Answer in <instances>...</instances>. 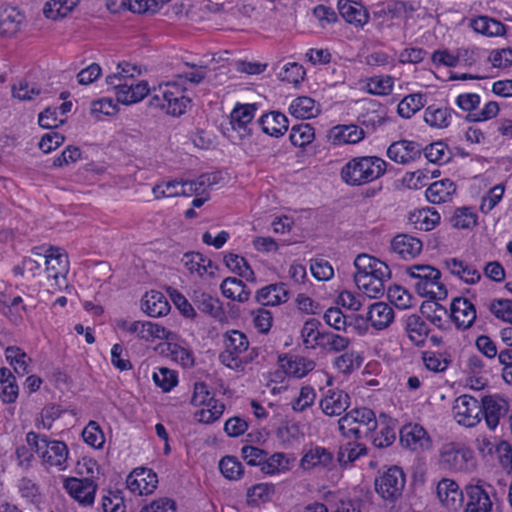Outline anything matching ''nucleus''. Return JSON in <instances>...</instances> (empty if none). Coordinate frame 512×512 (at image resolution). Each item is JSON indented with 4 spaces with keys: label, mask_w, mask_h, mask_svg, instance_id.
I'll return each mask as SVG.
<instances>
[{
    "label": "nucleus",
    "mask_w": 512,
    "mask_h": 512,
    "mask_svg": "<svg viewBox=\"0 0 512 512\" xmlns=\"http://www.w3.org/2000/svg\"><path fill=\"white\" fill-rule=\"evenodd\" d=\"M357 287L369 298H379L385 292V283L391 278L387 264L368 254H360L354 261Z\"/></svg>",
    "instance_id": "1"
},
{
    "label": "nucleus",
    "mask_w": 512,
    "mask_h": 512,
    "mask_svg": "<svg viewBox=\"0 0 512 512\" xmlns=\"http://www.w3.org/2000/svg\"><path fill=\"white\" fill-rule=\"evenodd\" d=\"M387 163L376 156L355 157L341 169L342 180L351 186H360L381 177Z\"/></svg>",
    "instance_id": "2"
},
{
    "label": "nucleus",
    "mask_w": 512,
    "mask_h": 512,
    "mask_svg": "<svg viewBox=\"0 0 512 512\" xmlns=\"http://www.w3.org/2000/svg\"><path fill=\"white\" fill-rule=\"evenodd\" d=\"M377 426L374 411L367 407L353 408L338 420L341 435L355 441L372 437Z\"/></svg>",
    "instance_id": "3"
},
{
    "label": "nucleus",
    "mask_w": 512,
    "mask_h": 512,
    "mask_svg": "<svg viewBox=\"0 0 512 512\" xmlns=\"http://www.w3.org/2000/svg\"><path fill=\"white\" fill-rule=\"evenodd\" d=\"M28 446L41 458L44 465L64 470L67 467L68 447L59 440H52L47 435L30 431L26 434Z\"/></svg>",
    "instance_id": "4"
},
{
    "label": "nucleus",
    "mask_w": 512,
    "mask_h": 512,
    "mask_svg": "<svg viewBox=\"0 0 512 512\" xmlns=\"http://www.w3.org/2000/svg\"><path fill=\"white\" fill-rule=\"evenodd\" d=\"M149 106L164 110L171 116L185 113L190 99L184 95V89L177 83H162L150 89Z\"/></svg>",
    "instance_id": "5"
},
{
    "label": "nucleus",
    "mask_w": 512,
    "mask_h": 512,
    "mask_svg": "<svg viewBox=\"0 0 512 512\" xmlns=\"http://www.w3.org/2000/svg\"><path fill=\"white\" fill-rule=\"evenodd\" d=\"M406 273L415 280L414 287L419 295L436 300H444L447 297V289L440 281L441 272L435 267L423 264L412 265L407 267Z\"/></svg>",
    "instance_id": "6"
},
{
    "label": "nucleus",
    "mask_w": 512,
    "mask_h": 512,
    "mask_svg": "<svg viewBox=\"0 0 512 512\" xmlns=\"http://www.w3.org/2000/svg\"><path fill=\"white\" fill-rule=\"evenodd\" d=\"M224 350L219 354L220 362L234 370L243 368L253 357H242L249 348L247 336L239 330H229L223 335Z\"/></svg>",
    "instance_id": "7"
},
{
    "label": "nucleus",
    "mask_w": 512,
    "mask_h": 512,
    "mask_svg": "<svg viewBox=\"0 0 512 512\" xmlns=\"http://www.w3.org/2000/svg\"><path fill=\"white\" fill-rule=\"evenodd\" d=\"M32 254L40 260L45 259V271L47 276L55 281L56 286L60 287L65 283V278L69 270V261L63 249L53 246L46 249L37 247L32 250Z\"/></svg>",
    "instance_id": "8"
},
{
    "label": "nucleus",
    "mask_w": 512,
    "mask_h": 512,
    "mask_svg": "<svg viewBox=\"0 0 512 512\" xmlns=\"http://www.w3.org/2000/svg\"><path fill=\"white\" fill-rule=\"evenodd\" d=\"M405 483L403 470L392 466L375 479V489L383 499L394 501L402 495Z\"/></svg>",
    "instance_id": "9"
},
{
    "label": "nucleus",
    "mask_w": 512,
    "mask_h": 512,
    "mask_svg": "<svg viewBox=\"0 0 512 512\" xmlns=\"http://www.w3.org/2000/svg\"><path fill=\"white\" fill-rule=\"evenodd\" d=\"M453 413L457 423L465 427H474L481 420L482 401L479 402L470 395H461L454 402Z\"/></svg>",
    "instance_id": "10"
},
{
    "label": "nucleus",
    "mask_w": 512,
    "mask_h": 512,
    "mask_svg": "<svg viewBox=\"0 0 512 512\" xmlns=\"http://www.w3.org/2000/svg\"><path fill=\"white\" fill-rule=\"evenodd\" d=\"M117 78L115 76H107V85L113 87L116 90V99L118 102L130 105L141 101L145 96L149 95L150 88L146 81H130L128 83H116Z\"/></svg>",
    "instance_id": "11"
},
{
    "label": "nucleus",
    "mask_w": 512,
    "mask_h": 512,
    "mask_svg": "<svg viewBox=\"0 0 512 512\" xmlns=\"http://www.w3.org/2000/svg\"><path fill=\"white\" fill-rule=\"evenodd\" d=\"M64 488L79 504L89 506L94 502L97 484L91 477H72L65 480Z\"/></svg>",
    "instance_id": "12"
},
{
    "label": "nucleus",
    "mask_w": 512,
    "mask_h": 512,
    "mask_svg": "<svg viewBox=\"0 0 512 512\" xmlns=\"http://www.w3.org/2000/svg\"><path fill=\"white\" fill-rule=\"evenodd\" d=\"M509 403L498 395H489L482 398V414L490 430H495L500 420L509 412Z\"/></svg>",
    "instance_id": "13"
},
{
    "label": "nucleus",
    "mask_w": 512,
    "mask_h": 512,
    "mask_svg": "<svg viewBox=\"0 0 512 512\" xmlns=\"http://www.w3.org/2000/svg\"><path fill=\"white\" fill-rule=\"evenodd\" d=\"M486 484L478 480L476 484L470 483L465 487L468 501L465 510L472 512H491L493 503L489 492L485 488ZM491 488L490 485H487Z\"/></svg>",
    "instance_id": "14"
},
{
    "label": "nucleus",
    "mask_w": 512,
    "mask_h": 512,
    "mask_svg": "<svg viewBox=\"0 0 512 512\" xmlns=\"http://www.w3.org/2000/svg\"><path fill=\"white\" fill-rule=\"evenodd\" d=\"M401 444L413 451L428 450L431 439L427 431L419 424H408L400 430Z\"/></svg>",
    "instance_id": "15"
},
{
    "label": "nucleus",
    "mask_w": 512,
    "mask_h": 512,
    "mask_svg": "<svg viewBox=\"0 0 512 512\" xmlns=\"http://www.w3.org/2000/svg\"><path fill=\"white\" fill-rule=\"evenodd\" d=\"M471 457L472 454L470 450L449 443L441 448L440 464L445 469L462 471L467 468V462Z\"/></svg>",
    "instance_id": "16"
},
{
    "label": "nucleus",
    "mask_w": 512,
    "mask_h": 512,
    "mask_svg": "<svg viewBox=\"0 0 512 512\" xmlns=\"http://www.w3.org/2000/svg\"><path fill=\"white\" fill-rule=\"evenodd\" d=\"M390 248L400 259L412 260L421 253L423 243L419 238L402 233L393 237Z\"/></svg>",
    "instance_id": "17"
},
{
    "label": "nucleus",
    "mask_w": 512,
    "mask_h": 512,
    "mask_svg": "<svg viewBox=\"0 0 512 512\" xmlns=\"http://www.w3.org/2000/svg\"><path fill=\"white\" fill-rule=\"evenodd\" d=\"M450 310L451 319L458 329H469L476 320L475 306L467 298H454Z\"/></svg>",
    "instance_id": "18"
},
{
    "label": "nucleus",
    "mask_w": 512,
    "mask_h": 512,
    "mask_svg": "<svg viewBox=\"0 0 512 512\" xmlns=\"http://www.w3.org/2000/svg\"><path fill=\"white\" fill-rule=\"evenodd\" d=\"M437 496L448 510L457 512L463 505V492L451 479H442L437 485Z\"/></svg>",
    "instance_id": "19"
},
{
    "label": "nucleus",
    "mask_w": 512,
    "mask_h": 512,
    "mask_svg": "<svg viewBox=\"0 0 512 512\" xmlns=\"http://www.w3.org/2000/svg\"><path fill=\"white\" fill-rule=\"evenodd\" d=\"M421 153V146L417 142L409 140L393 142L387 149L388 157L400 164H407L418 159Z\"/></svg>",
    "instance_id": "20"
},
{
    "label": "nucleus",
    "mask_w": 512,
    "mask_h": 512,
    "mask_svg": "<svg viewBox=\"0 0 512 512\" xmlns=\"http://www.w3.org/2000/svg\"><path fill=\"white\" fill-rule=\"evenodd\" d=\"M350 406V396L343 390L330 389L320 401V407L327 416H339Z\"/></svg>",
    "instance_id": "21"
},
{
    "label": "nucleus",
    "mask_w": 512,
    "mask_h": 512,
    "mask_svg": "<svg viewBox=\"0 0 512 512\" xmlns=\"http://www.w3.org/2000/svg\"><path fill=\"white\" fill-rule=\"evenodd\" d=\"M280 367L289 376L302 378L315 368V362L298 355H284L278 358Z\"/></svg>",
    "instance_id": "22"
},
{
    "label": "nucleus",
    "mask_w": 512,
    "mask_h": 512,
    "mask_svg": "<svg viewBox=\"0 0 512 512\" xmlns=\"http://www.w3.org/2000/svg\"><path fill=\"white\" fill-rule=\"evenodd\" d=\"M289 299V292L284 283H275L259 289L255 300L263 306H276L286 303Z\"/></svg>",
    "instance_id": "23"
},
{
    "label": "nucleus",
    "mask_w": 512,
    "mask_h": 512,
    "mask_svg": "<svg viewBox=\"0 0 512 512\" xmlns=\"http://www.w3.org/2000/svg\"><path fill=\"white\" fill-rule=\"evenodd\" d=\"M256 106L254 104H243L236 106L230 114L232 129L237 131L241 137L250 133L248 125L254 118Z\"/></svg>",
    "instance_id": "24"
},
{
    "label": "nucleus",
    "mask_w": 512,
    "mask_h": 512,
    "mask_svg": "<svg viewBox=\"0 0 512 512\" xmlns=\"http://www.w3.org/2000/svg\"><path fill=\"white\" fill-rule=\"evenodd\" d=\"M141 308L151 317H161L170 311V304L163 293L151 290L143 296Z\"/></svg>",
    "instance_id": "25"
},
{
    "label": "nucleus",
    "mask_w": 512,
    "mask_h": 512,
    "mask_svg": "<svg viewBox=\"0 0 512 512\" xmlns=\"http://www.w3.org/2000/svg\"><path fill=\"white\" fill-rule=\"evenodd\" d=\"M367 316L374 329L383 330L393 322L394 310L387 303L376 302L369 306Z\"/></svg>",
    "instance_id": "26"
},
{
    "label": "nucleus",
    "mask_w": 512,
    "mask_h": 512,
    "mask_svg": "<svg viewBox=\"0 0 512 512\" xmlns=\"http://www.w3.org/2000/svg\"><path fill=\"white\" fill-rule=\"evenodd\" d=\"M262 131L273 137H280L288 130V119L280 112L272 111L258 119Z\"/></svg>",
    "instance_id": "27"
},
{
    "label": "nucleus",
    "mask_w": 512,
    "mask_h": 512,
    "mask_svg": "<svg viewBox=\"0 0 512 512\" xmlns=\"http://www.w3.org/2000/svg\"><path fill=\"white\" fill-rule=\"evenodd\" d=\"M365 136V130L357 125H337L330 130V138L333 144H356Z\"/></svg>",
    "instance_id": "28"
},
{
    "label": "nucleus",
    "mask_w": 512,
    "mask_h": 512,
    "mask_svg": "<svg viewBox=\"0 0 512 512\" xmlns=\"http://www.w3.org/2000/svg\"><path fill=\"white\" fill-rule=\"evenodd\" d=\"M337 8L340 15L350 24L363 26L368 22V12L362 5L356 2L351 3L348 0H338Z\"/></svg>",
    "instance_id": "29"
},
{
    "label": "nucleus",
    "mask_w": 512,
    "mask_h": 512,
    "mask_svg": "<svg viewBox=\"0 0 512 512\" xmlns=\"http://www.w3.org/2000/svg\"><path fill=\"white\" fill-rule=\"evenodd\" d=\"M444 265L452 275L457 276L466 284H475L481 279L480 272L474 266L457 258L445 260Z\"/></svg>",
    "instance_id": "30"
},
{
    "label": "nucleus",
    "mask_w": 512,
    "mask_h": 512,
    "mask_svg": "<svg viewBox=\"0 0 512 512\" xmlns=\"http://www.w3.org/2000/svg\"><path fill=\"white\" fill-rule=\"evenodd\" d=\"M456 191V185L450 179H443L432 183L426 190L425 195L429 202L440 204L450 200Z\"/></svg>",
    "instance_id": "31"
},
{
    "label": "nucleus",
    "mask_w": 512,
    "mask_h": 512,
    "mask_svg": "<svg viewBox=\"0 0 512 512\" xmlns=\"http://www.w3.org/2000/svg\"><path fill=\"white\" fill-rule=\"evenodd\" d=\"M190 298L194 306L203 313L214 318H219L223 313L219 300L206 292L194 290Z\"/></svg>",
    "instance_id": "32"
},
{
    "label": "nucleus",
    "mask_w": 512,
    "mask_h": 512,
    "mask_svg": "<svg viewBox=\"0 0 512 512\" xmlns=\"http://www.w3.org/2000/svg\"><path fill=\"white\" fill-rule=\"evenodd\" d=\"M223 296L238 302H246L249 300L251 291L246 289V285L240 279L235 277L225 278L220 285Z\"/></svg>",
    "instance_id": "33"
},
{
    "label": "nucleus",
    "mask_w": 512,
    "mask_h": 512,
    "mask_svg": "<svg viewBox=\"0 0 512 512\" xmlns=\"http://www.w3.org/2000/svg\"><path fill=\"white\" fill-rule=\"evenodd\" d=\"M19 394L16 378L8 368H0V399L5 404L14 403Z\"/></svg>",
    "instance_id": "34"
},
{
    "label": "nucleus",
    "mask_w": 512,
    "mask_h": 512,
    "mask_svg": "<svg viewBox=\"0 0 512 512\" xmlns=\"http://www.w3.org/2000/svg\"><path fill=\"white\" fill-rule=\"evenodd\" d=\"M405 330L416 346H422L428 336L429 326L421 316L412 314L406 319Z\"/></svg>",
    "instance_id": "35"
},
{
    "label": "nucleus",
    "mask_w": 512,
    "mask_h": 512,
    "mask_svg": "<svg viewBox=\"0 0 512 512\" xmlns=\"http://www.w3.org/2000/svg\"><path fill=\"white\" fill-rule=\"evenodd\" d=\"M290 113L296 118L310 119L320 113V106L316 101L307 96L294 99L289 107Z\"/></svg>",
    "instance_id": "36"
},
{
    "label": "nucleus",
    "mask_w": 512,
    "mask_h": 512,
    "mask_svg": "<svg viewBox=\"0 0 512 512\" xmlns=\"http://www.w3.org/2000/svg\"><path fill=\"white\" fill-rule=\"evenodd\" d=\"M440 221L437 211L430 208H423L410 213L409 222L415 229L422 231L432 230Z\"/></svg>",
    "instance_id": "37"
},
{
    "label": "nucleus",
    "mask_w": 512,
    "mask_h": 512,
    "mask_svg": "<svg viewBox=\"0 0 512 512\" xmlns=\"http://www.w3.org/2000/svg\"><path fill=\"white\" fill-rule=\"evenodd\" d=\"M23 20V14L16 8L10 7L4 9L0 13V34L8 37L14 35L19 31Z\"/></svg>",
    "instance_id": "38"
},
{
    "label": "nucleus",
    "mask_w": 512,
    "mask_h": 512,
    "mask_svg": "<svg viewBox=\"0 0 512 512\" xmlns=\"http://www.w3.org/2000/svg\"><path fill=\"white\" fill-rule=\"evenodd\" d=\"M427 102L426 94L413 93L405 96L397 107V112L402 118L409 119L422 109Z\"/></svg>",
    "instance_id": "39"
},
{
    "label": "nucleus",
    "mask_w": 512,
    "mask_h": 512,
    "mask_svg": "<svg viewBox=\"0 0 512 512\" xmlns=\"http://www.w3.org/2000/svg\"><path fill=\"white\" fill-rule=\"evenodd\" d=\"M470 26L475 32L487 36H499L505 33V26L500 21L486 16L473 19Z\"/></svg>",
    "instance_id": "40"
},
{
    "label": "nucleus",
    "mask_w": 512,
    "mask_h": 512,
    "mask_svg": "<svg viewBox=\"0 0 512 512\" xmlns=\"http://www.w3.org/2000/svg\"><path fill=\"white\" fill-rule=\"evenodd\" d=\"M317 340V347L327 352L335 353L345 350L350 343V340L348 338L329 331H322L321 335L318 336Z\"/></svg>",
    "instance_id": "41"
},
{
    "label": "nucleus",
    "mask_w": 512,
    "mask_h": 512,
    "mask_svg": "<svg viewBox=\"0 0 512 512\" xmlns=\"http://www.w3.org/2000/svg\"><path fill=\"white\" fill-rule=\"evenodd\" d=\"M5 356L18 375L24 376L29 373L28 363L31 362V358L22 349L16 346H9L5 349Z\"/></svg>",
    "instance_id": "42"
},
{
    "label": "nucleus",
    "mask_w": 512,
    "mask_h": 512,
    "mask_svg": "<svg viewBox=\"0 0 512 512\" xmlns=\"http://www.w3.org/2000/svg\"><path fill=\"white\" fill-rule=\"evenodd\" d=\"M452 109L430 105L425 109L424 120L431 127L445 128L450 124Z\"/></svg>",
    "instance_id": "43"
},
{
    "label": "nucleus",
    "mask_w": 512,
    "mask_h": 512,
    "mask_svg": "<svg viewBox=\"0 0 512 512\" xmlns=\"http://www.w3.org/2000/svg\"><path fill=\"white\" fill-rule=\"evenodd\" d=\"M78 3L79 0H50L45 4L43 13L47 18L56 20L65 17Z\"/></svg>",
    "instance_id": "44"
},
{
    "label": "nucleus",
    "mask_w": 512,
    "mask_h": 512,
    "mask_svg": "<svg viewBox=\"0 0 512 512\" xmlns=\"http://www.w3.org/2000/svg\"><path fill=\"white\" fill-rule=\"evenodd\" d=\"M142 482L143 479L138 477L136 471L127 477V487L131 492L139 495H148L157 487L158 479L156 473H148V482H145V485H142Z\"/></svg>",
    "instance_id": "45"
},
{
    "label": "nucleus",
    "mask_w": 512,
    "mask_h": 512,
    "mask_svg": "<svg viewBox=\"0 0 512 512\" xmlns=\"http://www.w3.org/2000/svg\"><path fill=\"white\" fill-rule=\"evenodd\" d=\"M315 137L314 128L308 123L294 125L291 128L289 139L296 147H304L310 144Z\"/></svg>",
    "instance_id": "46"
},
{
    "label": "nucleus",
    "mask_w": 512,
    "mask_h": 512,
    "mask_svg": "<svg viewBox=\"0 0 512 512\" xmlns=\"http://www.w3.org/2000/svg\"><path fill=\"white\" fill-rule=\"evenodd\" d=\"M366 452L367 449L364 445L356 442H348L340 446L337 459L340 465L346 466L357 460L361 455L366 454Z\"/></svg>",
    "instance_id": "47"
},
{
    "label": "nucleus",
    "mask_w": 512,
    "mask_h": 512,
    "mask_svg": "<svg viewBox=\"0 0 512 512\" xmlns=\"http://www.w3.org/2000/svg\"><path fill=\"white\" fill-rule=\"evenodd\" d=\"M487 309L498 320L512 324V300L493 299L487 304Z\"/></svg>",
    "instance_id": "48"
},
{
    "label": "nucleus",
    "mask_w": 512,
    "mask_h": 512,
    "mask_svg": "<svg viewBox=\"0 0 512 512\" xmlns=\"http://www.w3.org/2000/svg\"><path fill=\"white\" fill-rule=\"evenodd\" d=\"M450 223L458 229H470L477 223V215L468 207L457 208L450 218Z\"/></svg>",
    "instance_id": "49"
},
{
    "label": "nucleus",
    "mask_w": 512,
    "mask_h": 512,
    "mask_svg": "<svg viewBox=\"0 0 512 512\" xmlns=\"http://www.w3.org/2000/svg\"><path fill=\"white\" fill-rule=\"evenodd\" d=\"M222 475L229 480H238L243 475V465L234 456H225L219 462Z\"/></svg>",
    "instance_id": "50"
},
{
    "label": "nucleus",
    "mask_w": 512,
    "mask_h": 512,
    "mask_svg": "<svg viewBox=\"0 0 512 512\" xmlns=\"http://www.w3.org/2000/svg\"><path fill=\"white\" fill-rule=\"evenodd\" d=\"M393 78L390 76H374L368 79L366 88L373 95H389L393 89Z\"/></svg>",
    "instance_id": "51"
},
{
    "label": "nucleus",
    "mask_w": 512,
    "mask_h": 512,
    "mask_svg": "<svg viewBox=\"0 0 512 512\" xmlns=\"http://www.w3.org/2000/svg\"><path fill=\"white\" fill-rule=\"evenodd\" d=\"M152 192L156 199L164 197H176L178 195H186L187 189L176 180L168 181L166 183L157 184L153 187Z\"/></svg>",
    "instance_id": "52"
},
{
    "label": "nucleus",
    "mask_w": 512,
    "mask_h": 512,
    "mask_svg": "<svg viewBox=\"0 0 512 512\" xmlns=\"http://www.w3.org/2000/svg\"><path fill=\"white\" fill-rule=\"evenodd\" d=\"M321 325L320 321L317 319H308L302 329H301V338L303 340V344L307 348H316L318 345V336L321 335V331H319V326Z\"/></svg>",
    "instance_id": "53"
},
{
    "label": "nucleus",
    "mask_w": 512,
    "mask_h": 512,
    "mask_svg": "<svg viewBox=\"0 0 512 512\" xmlns=\"http://www.w3.org/2000/svg\"><path fill=\"white\" fill-rule=\"evenodd\" d=\"M82 437L85 443L96 449H101L105 443L104 433L95 421H90L86 425L82 431Z\"/></svg>",
    "instance_id": "54"
},
{
    "label": "nucleus",
    "mask_w": 512,
    "mask_h": 512,
    "mask_svg": "<svg viewBox=\"0 0 512 512\" xmlns=\"http://www.w3.org/2000/svg\"><path fill=\"white\" fill-rule=\"evenodd\" d=\"M304 76V68L296 62L285 64L278 73V77L281 81H286L295 85L299 84L304 79Z\"/></svg>",
    "instance_id": "55"
},
{
    "label": "nucleus",
    "mask_w": 512,
    "mask_h": 512,
    "mask_svg": "<svg viewBox=\"0 0 512 512\" xmlns=\"http://www.w3.org/2000/svg\"><path fill=\"white\" fill-rule=\"evenodd\" d=\"M360 124L366 129L368 133L374 132L378 127L382 126L388 118L385 113L376 110L368 111L359 116Z\"/></svg>",
    "instance_id": "56"
},
{
    "label": "nucleus",
    "mask_w": 512,
    "mask_h": 512,
    "mask_svg": "<svg viewBox=\"0 0 512 512\" xmlns=\"http://www.w3.org/2000/svg\"><path fill=\"white\" fill-rule=\"evenodd\" d=\"M154 383L164 392L170 391L177 384V375L174 371L161 367L153 373Z\"/></svg>",
    "instance_id": "57"
},
{
    "label": "nucleus",
    "mask_w": 512,
    "mask_h": 512,
    "mask_svg": "<svg viewBox=\"0 0 512 512\" xmlns=\"http://www.w3.org/2000/svg\"><path fill=\"white\" fill-rule=\"evenodd\" d=\"M422 151L427 160L431 163L441 164L449 159V156H447L448 148L441 141L426 146Z\"/></svg>",
    "instance_id": "58"
},
{
    "label": "nucleus",
    "mask_w": 512,
    "mask_h": 512,
    "mask_svg": "<svg viewBox=\"0 0 512 512\" xmlns=\"http://www.w3.org/2000/svg\"><path fill=\"white\" fill-rule=\"evenodd\" d=\"M332 459V455L325 448L316 447L311 449L302 458L303 466L327 465Z\"/></svg>",
    "instance_id": "59"
},
{
    "label": "nucleus",
    "mask_w": 512,
    "mask_h": 512,
    "mask_svg": "<svg viewBox=\"0 0 512 512\" xmlns=\"http://www.w3.org/2000/svg\"><path fill=\"white\" fill-rule=\"evenodd\" d=\"M285 469H288V460L283 453H275L269 458L266 456L261 467V471L269 475H273Z\"/></svg>",
    "instance_id": "60"
},
{
    "label": "nucleus",
    "mask_w": 512,
    "mask_h": 512,
    "mask_svg": "<svg viewBox=\"0 0 512 512\" xmlns=\"http://www.w3.org/2000/svg\"><path fill=\"white\" fill-rule=\"evenodd\" d=\"M422 359L425 367L433 372L444 371L450 363L442 354L431 351L423 352Z\"/></svg>",
    "instance_id": "61"
},
{
    "label": "nucleus",
    "mask_w": 512,
    "mask_h": 512,
    "mask_svg": "<svg viewBox=\"0 0 512 512\" xmlns=\"http://www.w3.org/2000/svg\"><path fill=\"white\" fill-rule=\"evenodd\" d=\"M216 182V176L213 174H203L197 180L185 181L183 182V186L187 189L186 195H191L193 193L200 194L203 193L206 187H210Z\"/></svg>",
    "instance_id": "62"
},
{
    "label": "nucleus",
    "mask_w": 512,
    "mask_h": 512,
    "mask_svg": "<svg viewBox=\"0 0 512 512\" xmlns=\"http://www.w3.org/2000/svg\"><path fill=\"white\" fill-rule=\"evenodd\" d=\"M169 336V331L166 330L165 327L158 325L156 323L147 321L143 322L142 329L139 333V338L144 339L146 341L152 339H167Z\"/></svg>",
    "instance_id": "63"
},
{
    "label": "nucleus",
    "mask_w": 512,
    "mask_h": 512,
    "mask_svg": "<svg viewBox=\"0 0 512 512\" xmlns=\"http://www.w3.org/2000/svg\"><path fill=\"white\" fill-rule=\"evenodd\" d=\"M315 398L314 389L304 386L300 389L299 396L292 402V409L296 412H303L314 403Z\"/></svg>",
    "instance_id": "64"
}]
</instances>
